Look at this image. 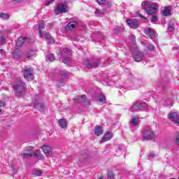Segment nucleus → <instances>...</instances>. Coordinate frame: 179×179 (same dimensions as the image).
Instances as JSON below:
<instances>
[{"label":"nucleus","mask_w":179,"mask_h":179,"mask_svg":"<svg viewBox=\"0 0 179 179\" xmlns=\"http://www.w3.org/2000/svg\"><path fill=\"white\" fill-rule=\"evenodd\" d=\"M13 89H14L16 96H22L26 90V84L22 78H18L13 85Z\"/></svg>","instance_id":"obj_1"},{"label":"nucleus","mask_w":179,"mask_h":179,"mask_svg":"<svg viewBox=\"0 0 179 179\" xmlns=\"http://www.w3.org/2000/svg\"><path fill=\"white\" fill-rule=\"evenodd\" d=\"M141 6H145L144 9L148 15H153L159 10V5L150 3L149 1H143Z\"/></svg>","instance_id":"obj_2"},{"label":"nucleus","mask_w":179,"mask_h":179,"mask_svg":"<svg viewBox=\"0 0 179 179\" xmlns=\"http://www.w3.org/2000/svg\"><path fill=\"white\" fill-rule=\"evenodd\" d=\"M149 106L146 103L137 101L134 103L131 110L132 111H145V110H148Z\"/></svg>","instance_id":"obj_3"},{"label":"nucleus","mask_w":179,"mask_h":179,"mask_svg":"<svg viewBox=\"0 0 179 179\" xmlns=\"http://www.w3.org/2000/svg\"><path fill=\"white\" fill-rule=\"evenodd\" d=\"M68 13V5L65 3H59L55 9V15H61V13Z\"/></svg>","instance_id":"obj_4"},{"label":"nucleus","mask_w":179,"mask_h":179,"mask_svg":"<svg viewBox=\"0 0 179 179\" xmlns=\"http://www.w3.org/2000/svg\"><path fill=\"white\" fill-rule=\"evenodd\" d=\"M34 71V70L31 67H24L23 69L24 79L27 80H33L34 79V76L33 75Z\"/></svg>","instance_id":"obj_5"},{"label":"nucleus","mask_w":179,"mask_h":179,"mask_svg":"<svg viewBox=\"0 0 179 179\" xmlns=\"http://www.w3.org/2000/svg\"><path fill=\"white\" fill-rule=\"evenodd\" d=\"M143 136L144 139H146L147 141L155 139V138H156V131L152 130L150 128H147L144 131Z\"/></svg>","instance_id":"obj_6"},{"label":"nucleus","mask_w":179,"mask_h":179,"mask_svg":"<svg viewBox=\"0 0 179 179\" xmlns=\"http://www.w3.org/2000/svg\"><path fill=\"white\" fill-rule=\"evenodd\" d=\"M84 64L87 69H93V68H97L99 66V59H92L91 62L86 60Z\"/></svg>","instance_id":"obj_7"},{"label":"nucleus","mask_w":179,"mask_h":179,"mask_svg":"<svg viewBox=\"0 0 179 179\" xmlns=\"http://www.w3.org/2000/svg\"><path fill=\"white\" fill-rule=\"evenodd\" d=\"M126 22L131 29H138L139 27V22L136 19H129Z\"/></svg>","instance_id":"obj_8"},{"label":"nucleus","mask_w":179,"mask_h":179,"mask_svg":"<svg viewBox=\"0 0 179 179\" xmlns=\"http://www.w3.org/2000/svg\"><path fill=\"white\" fill-rule=\"evenodd\" d=\"M169 120H171L175 124L179 125V117L177 113H170L168 115Z\"/></svg>","instance_id":"obj_9"},{"label":"nucleus","mask_w":179,"mask_h":179,"mask_svg":"<svg viewBox=\"0 0 179 179\" xmlns=\"http://www.w3.org/2000/svg\"><path fill=\"white\" fill-rule=\"evenodd\" d=\"M145 34H148L149 37L151 38L152 40L156 37V31L155 29L152 28H146L144 29Z\"/></svg>","instance_id":"obj_10"},{"label":"nucleus","mask_w":179,"mask_h":179,"mask_svg":"<svg viewBox=\"0 0 179 179\" xmlns=\"http://www.w3.org/2000/svg\"><path fill=\"white\" fill-rule=\"evenodd\" d=\"M41 148L45 156L48 157L52 155V148L50 145H43Z\"/></svg>","instance_id":"obj_11"},{"label":"nucleus","mask_w":179,"mask_h":179,"mask_svg":"<svg viewBox=\"0 0 179 179\" xmlns=\"http://www.w3.org/2000/svg\"><path fill=\"white\" fill-rule=\"evenodd\" d=\"M111 138H113V133L110 131L106 132L101 140V143H103V142H107V141H110Z\"/></svg>","instance_id":"obj_12"},{"label":"nucleus","mask_w":179,"mask_h":179,"mask_svg":"<svg viewBox=\"0 0 179 179\" xmlns=\"http://www.w3.org/2000/svg\"><path fill=\"white\" fill-rule=\"evenodd\" d=\"M76 26H78V22L71 21L66 25V30H73Z\"/></svg>","instance_id":"obj_13"},{"label":"nucleus","mask_w":179,"mask_h":179,"mask_svg":"<svg viewBox=\"0 0 179 179\" xmlns=\"http://www.w3.org/2000/svg\"><path fill=\"white\" fill-rule=\"evenodd\" d=\"M44 37L45 40H48V44H54L55 41L54 40L52 36H51V34H50L49 33H46L44 34Z\"/></svg>","instance_id":"obj_14"},{"label":"nucleus","mask_w":179,"mask_h":179,"mask_svg":"<svg viewBox=\"0 0 179 179\" xmlns=\"http://www.w3.org/2000/svg\"><path fill=\"white\" fill-rule=\"evenodd\" d=\"M26 41H27V38L24 37H20L16 42L17 47H22Z\"/></svg>","instance_id":"obj_15"},{"label":"nucleus","mask_w":179,"mask_h":179,"mask_svg":"<svg viewBox=\"0 0 179 179\" xmlns=\"http://www.w3.org/2000/svg\"><path fill=\"white\" fill-rule=\"evenodd\" d=\"M143 52H137L136 56H135V61L136 62H141V61H142V59H143Z\"/></svg>","instance_id":"obj_16"},{"label":"nucleus","mask_w":179,"mask_h":179,"mask_svg":"<svg viewBox=\"0 0 179 179\" xmlns=\"http://www.w3.org/2000/svg\"><path fill=\"white\" fill-rule=\"evenodd\" d=\"M44 27H45L44 22L43 21H40L38 30H39V36L41 38H43V36H44V34H43V30H44Z\"/></svg>","instance_id":"obj_17"},{"label":"nucleus","mask_w":179,"mask_h":179,"mask_svg":"<svg viewBox=\"0 0 179 179\" xmlns=\"http://www.w3.org/2000/svg\"><path fill=\"white\" fill-rule=\"evenodd\" d=\"M86 100V96L85 95H80L78 96L75 99V102L76 103H83Z\"/></svg>","instance_id":"obj_18"},{"label":"nucleus","mask_w":179,"mask_h":179,"mask_svg":"<svg viewBox=\"0 0 179 179\" xmlns=\"http://www.w3.org/2000/svg\"><path fill=\"white\" fill-rule=\"evenodd\" d=\"M59 124L61 128H63V129H65V128H66V127H68V123L66 122V120H65V119L59 120Z\"/></svg>","instance_id":"obj_19"},{"label":"nucleus","mask_w":179,"mask_h":179,"mask_svg":"<svg viewBox=\"0 0 179 179\" xmlns=\"http://www.w3.org/2000/svg\"><path fill=\"white\" fill-rule=\"evenodd\" d=\"M138 121H139V116L133 117H131L130 124L134 127H136V125H138Z\"/></svg>","instance_id":"obj_20"},{"label":"nucleus","mask_w":179,"mask_h":179,"mask_svg":"<svg viewBox=\"0 0 179 179\" xmlns=\"http://www.w3.org/2000/svg\"><path fill=\"white\" fill-rule=\"evenodd\" d=\"M103 134V129L101 126H98L95 128V135L97 136H100Z\"/></svg>","instance_id":"obj_21"},{"label":"nucleus","mask_w":179,"mask_h":179,"mask_svg":"<svg viewBox=\"0 0 179 179\" xmlns=\"http://www.w3.org/2000/svg\"><path fill=\"white\" fill-rule=\"evenodd\" d=\"M171 10V8H170V7H165V8H164V10L163 11V15L164 16H170Z\"/></svg>","instance_id":"obj_22"},{"label":"nucleus","mask_w":179,"mask_h":179,"mask_svg":"<svg viewBox=\"0 0 179 179\" xmlns=\"http://www.w3.org/2000/svg\"><path fill=\"white\" fill-rule=\"evenodd\" d=\"M34 54H36V52H34V50H30L26 53L25 58H28L29 59H30V58H31L34 55Z\"/></svg>","instance_id":"obj_23"},{"label":"nucleus","mask_w":179,"mask_h":179,"mask_svg":"<svg viewBox=\"0 0 179 179\" xmlns=\"http://www.w3.org/2000/svg\"><path fill=\"white\" fill-rule=\"evenodd\" d=\"M0 17L1 19H3V20H8L10 17V15H9V14L1 13H0Z\"/></svg>","instance_id":"obj_24"},{"label":"nucleus","mask_w":179,"mask_h":179,"mask_svg":"<svg viewBox=\"0 0 179 179\" xmlns=\"http://www.w3.org/2000/svg\"><path fill=\"white\" fill-rule=\"evenodd\" d=\"M98 101L99 103H101V104H104V103H106V96L103 95V94H101L99 96Z\"/></svg>","instance_id":"obj_25"},{"label":"nucleus","mask_w":179,"mask_h":179,"mask_svg":"<svg viewBox=\"0 0 179 179\" xmlns=\"http://www.w3.org/2000/svg\"><path fill=\"white\" fill-rule=\"evenodd\" d=\"M174 31V22L170 21L168 27V31Z\"/></svg>","instance_id":"obj_26"},{"label":"nucleus","mask_w":179,"mask_h":179,"mask_svg":"<svg viewBox=\"0 0 179 179\" xmlns=\"http://www.w3.org/2000/svg\"><path fill=\"white\" fill-rule=\"evenodd\" d=\"M34 155L37 159H43V155H41V152H40V150H36L35 151Z\"/></svg>","instance_id":"obj_27"},{"label":"nucleus","mask_w":179,"mask_h":179,"mask_svg":"<svg viewBox=\"0 0 179 179\" xmlns=\"http://www.w3.org/2000/svg\"><path fill=\"white\" fill-rule=\"evenodd\" d=\"M36 108H37V110H38L39 111H43V110H44L45 108V106L41 103H36Z\"/></svg>","instance_id":"obj_28"},{"label":"nucleus","mask_w":179,"mask_h":179,"mask_svg":"<svg viewBox=\"0 0 179 179\" xmlns=\"http://www.w3.org/2000/svg\"><path fill=\"white\" fill-rule=\"evenodd\" d=\"M55 60V57H54V55L50 54L46 57V61H50V62H52V61Z\"/></svg>","instance_id":"obj_29"},{"label":"nucleus","mask_w":179,"mask_h":179,"mask_svg":"<svg viewBox=\"0 0 179 179\" xmlns=\"http://www.w3.org/2000/svg\"><path fill=\"white\" fill-rule=\"evenodd\" d=\"M89 157V153L87 150H85L82 152L81 159H87Z\"/></svg>","instance_id":"obj_30"},{"label":"nucleus","mask_w":179,"mask_h":179,"mask_svg":"<svg viewBox=\"0 0 179 179\" xmlns=\"http://www.w3.org/2000/svg\"><path fill=\"white\" fill-rule=\"evenodd\" d=\"M32 174L34 176H36V177H40V176H41V174H43V171H34L32 172Z\"/></svg>","instance_id":"obj_31"},{"label":"nucleus","mask_w":179,"mask_h":179,"mask_svg":"<svg viewBox=\"0 0 179 179\" xmlns=\"http://www.w3.org/2000/svg\"><path fill=\"white\" fill-rule=\"evenodd\" d=\"M24 157H26L27 159H30L33 156V152H24L23 154Z\"/></svg>","instance_id":"obj_32"},{"label":"nucleus","mask_w":179,"mask_h":179,"mask_svg":"<svg viewBox=\"0 0 179 179\" xmlns=\"http://www.w3.org/2000/svg\"><path fill=\"white\" fill-rule=\"evenodd\" d=\"M64 54H67V55H72V51L71 49L68 48H66L64 50Z\"/></svg>","instance_id":"obj_33"},{"label":"nucleus","mask_w":179,"mask_h":179,"mask_svg":"<svg viewBox=\"0 0 179 179\" xmlns=\"http://www.w3.org/2000/svg\"><path fill=\"white\" fill-rule=\"evenodd\" d=\"M155 48H156V47L152 44H150L147 46V49H148L149 51H155Z\"/></svg>","instance_id":"obj_34"},{"label":"nucleus","mask_w":179,"mask_h":179,"mask_svg":"<svg viewBox=\"0 0 179 179\" xmlns=\"http://www.w3.org/2000/svg\"><path fill=\"white\" fill-rule=\"evenodd\" d=\"M83 103L85 107H87L88 106H90V101H89V99H87L86 98Z\"/></svg>","instance_id":"obj_35"},{"label":"nucleus","mask_w":179,"mask_h":179,"mask_svg":"<svg viewBox=\"0 0 179 179\" xmlns=\"http://www.w3.org/2000/svg\"><path fill=\"white\" fill-rule=\"evenodd\" d=\"M13 55L14 58H16V59L20 58V55L19 52H18L17 51H16V50H15V51L13 52Z\"/></svg>","instance_id":"obj_36"},{"label":"nucleus","mask_w":179,"mask_h":179,"mask_svg":"<svg viewBox=\"0 0 179 179\" xmlns=\"http://www.w3.org/2000/svg\"><path fill=\"white\" fill-rule=\"evenodd\" d=\"M6 43V39L5 37L3 36H0V45H3Z\"/></svg>","instance_id":"obj_37"},{"label":"nucleus","mask_w":179,"mask_h":179,"mask_svg":"<svg viewBox=\"0 0 179 179\" xmlns=\"http://www.w3.org/2000/svg\"><path fill=\"white\" fill-rule=\"evenodd\" d=\"M62 62H64V64H68L71 62V59H69V57H64L62 59Z\"/></svg>","instance_id":"obj_38"},{"label":"nucleus","mask_w":179,"mask_h":179,"mask_svg":"<svg viewBox=\"0 0 179 179\" xmlns=\"http://www.w3.org/2000/svg\"><path fill=\"white\" fill-rule=\"evenodd\" d=\"M114 178V173L112 171L108 172V179H113Z\"/></svg>","instance_id":"obj_39"},{"label":"nucleus","mask_w":179,"mask_h":179,"mask_svg":"<svg viewBox=\"0 0 179 179\" xmlns=\"http://www.w3.org/2000/svg\"><path fill=\"white\" fill-rule=\"evenodd\" d=\"M60 75L62 78H68V72L61 71Z\"/></svg>","instance_id":"obj_40"},{"label":"nucleus","mask_w":179,"mask_h":179,"mask_svg":"<svg viewBox=\"0 0 179 179\" xmlns=\"http://www.w3.org/2000/svg\"><path fill=\"white\" fill-rule=\"evenodd\" d=\"M95 15H98V16H101V15H103V13H104L101 10H99L97 9L95 12H94Z\"/></svg>","instance_id":"obj_41"},{"label":"nucleus","mask_w":179,"mask_h":179,"mask_svg":"<svg viewBox=\"0 0 179 179\" xmlns=\"http://www.w3.org/2000/svg\"><path fill=\"white\" fill-rule=\"evenodd\" d=\"M26 151L28 152V153H33V147H27L26 148Z\"/></svg>","instance_id":"obj_42"},{"label":"nucleus","mask_w":179,"mask_h":179,"mask_svg":"<svg viewBox=\"0 0 179 179\" xmlns=\"http://www.w3.org/2000/svg\"><path fill=\"white\" fill-rule=\"evenodd\" d=\"M55 0H48L45 2V6H48L49 5H51V3H52V2H55Z\"/></svg>","instance_id":"obj_43"},{"label":"nucleus","mask_w":179,"mask_h":179,"mask_svg":"<svg viewBox=\"0 0 179 179\" xmlns=\"http://www.w3.org/2000/svg\"><path fill=\"white\" fill-rule=\"evenodd\" d=\"M176 142L179 146V132L176 134Z\"/></svg>","instance_id":"obj_44"},{"label":"nucleus","mask_w":179,"mask_h":179,"mask_svg":"<svg viewBox=\"0 0 179 179\" xmlns=\"http://www.w3.org/2000/svg\"><path fill=\"white\" fill-rule=\"evenodd\" d=\"M6 103L3 101H0V107H6Z\"/></svg>","instance_id":"obj_45"},{"label":"nucleus","mask_w":179,"mask_h":179,"mask_svg":"<svg viewBox=\"0 0 179 179\" xmlns=\"http://www.w3.org/2000/svg\"><path fill=\"white\" fill-rule=\"evenodd\" d=\"M152 22H157V17L156 15L152 16Z\"/></svg>","instance_id":"obj_46"},{"label":"nucleus","mask_w":179,"mask_h":179,"mask_svg":"<svg viewBox=\"0 0 179 179\" xmlns=\"http://www.w3.org/2000/svg\"><path fill=\"white\" fill-rule=\"evenodd\" d=\"M64 85H65V82L62 81V80H60L59 82L58 86H64Z\"/></svg>","instance_id":"obj_47"},{"label":"nucleus","mask_w":179,"mask_h":179,"mask_svg":"<svg viewBox=\"0 0 179 179\" xmlns=\"http://www.w3.org/2000/svg\"><path fill=\"white\" fill-rule=\"evenodd\" d=\"M96 2L101 5H103V3H104V0H96Z\"/></svg>","instance_id":"obj_48"},{"label":"nucleus","mask_w":179,"mask_h":179,"mask_svg":"<svg viewBox=\"0 0 179 179\" xmlns=\"http://www.w3.org/2000/svg\"><path fill=\"white\" fill-rule=\"evenodd\" d=\"M0 54H1V55H5V50H3V49H0Z\"/></svg>","instance_id":"obj_49"},{"label":"nucleus","mask_w":179,"mask_h":179,"mask_svg":"<svg viewBox=\"0 0 179 179\" xmlns=\"http://www.w3.org/2000/svg\"><path fill=\"white\" fill-rule=\"evenodd\" d=\"M13 2H15V3H20V2H22L23 0H13Z\"/></svg>","instance_id":"obj_50"},{"label":"nucleus","mask_w":179,"mask_h":179,"mask_svg":"<svg viewBox=\"0 0 179 179\" xmlns=\"http://www.w3.org/2000/svg\"><path fill=\"white\" fill-rule=\"evenodd\" d=\"M149 156H150V157H155V155L154 154H150Z\"/></svg>","instance_id":"obj_51"},{"label":"nucleus","mask_w":179,"mask_h":179,"mask_svg":"<svg viewBox=\"0 0 179 179\" xmlns=\"http://www.w3.org/2000/svg\"><path fill=\"white\" fill-rule=\"evenodd\" d=\"M140 17H142V18H143V16L142 15H140Z\"/></svg>","instance_id":"obj_52"},{"label":"nucleus","mask_w":179,"mask_h":179,"mask_svg":"<svg viewBox=\"0 0 179 179\" xmlns=\"http://www.w3.org/2000/svg\"><path fill=\"white\" fill-rule=\"evenodd\" d=\"M60 55H61V57H62V52H60Z\"/></svg>","instance_id":"obj_53"},{"label":"nucleus","mask_w":179,"mask_h":179,"mask_svg":"<svg viewBox=\"0 0 179 179\" xmlns=\"http://www.w3.org/2000/svg\"><path fill=\"white\" fill-rule=\"evenodd\" d=\"M35 99H38V96H36V97Z\"/></svg>","instance_id":"obj_54"},{"label":"nucleus","mask_w":179,"mask_h":179,"mask_svg":"<svg viewBox=\"0 0 179 179\" xmlns=\"http://www.w3.org/2000/svg\"><path fill=\"white\" fill-rule=\"evenodd\" d=\"M99 179H103V177H100Z\"/></svg>","instance_id":"obj_55"},{"label":"nucleus","mask_w":179,"mask_h":179,"mask_svg":"<svg viewBox=\"0 0 179 179\" xmlns=\"http://www.w3.org/2000/svg\"><path fill=\"white\" fill-rule=\"evenodd\" d=\"M122 31H124V29H122Z\"/></svg>","instance_id":"obj_56"},{"label":"nucleus","mask_w":179,"mask_h":179,"mask_svg":"<svg viewBox=\"0 0 179 179\" xmlns=\"http://www.w3.org/2000/svg\"><path fill=\"white\" fill-rule=\"evenodd\" d=\"M170 179H176V178H170Z\"/></svg>","instance_id":"obj_57"}]
</instances>
